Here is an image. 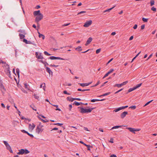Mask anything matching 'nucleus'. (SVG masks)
I'll list each match as a JSON object with an SVG mask.
<instances>
[{"label":"nucleus","mask_w":157,"mask_h":157,"mask_svg":"<svg viewBox=\"0 0 157 157\" xmlns=\"http://www.w3.org/2000/svg\"><path fill=\"white\" fill-rule=\"evenodd\" d=\"M33 14L34 16H36L35 19V22L38 25H39V22L43 19V15L40 13V11L39 10L34 11Z\"/></svg>","instance_id":"nucleus-1"},{"label":"nucleus","mask_w":157,"mask_h":157,"mask_svg":"<svg viewBox=\"0 0 157 157\" xmlns=\"http://www.w3.org/2000/svg\"><path fill=\"white\" fill-rule=\"evenodd\" d=\"M78 108L80 109V112L81 113H90L94 109L93 108L89 109H85L83 108L80 107H78Z\"/></svg>","instance_id":"nucleus-2"},{"label":"nucleus","mask_w":157,"mask_h":157,"mask_svg":"<svg viewBox=\"0 0 157 157\" xmlns=\"http://www.w3.org/2000/svg\"><path fill=\"white\" fill-rule=\"evenodd\" d=\"M44 125L42 124L40 122L38 125L37 126L36 129V132L39 134L40 132H42L44 130L43 127Z\"/></svg>","instance_id":"nucleus-3"},{"label":"nucleus","mask_w":157,"mask_h":157,"mask_svg":"<svg viewBox=\"0 0 157 157\" xmlns=\"http://www.w3.org/2000/svg\"><path fill=\"white\" fill-rule=\"evenodd\" d=\"M49 59H50L52 60L53 59H60V60H66L67 59H65L63 58H62L59 57H56L54 56H50L48 58Z\"/></svg>","instance_id":"nucleus-4"},{"label":"nucleus","mask_w":157,"mask_h":157,"mask_svg":"<svg viewBox=\"0 0 157 157\" xmlns=\"http://www.w3.org/2000/svg\"><path fill=\"white\" fill-rule=\"evenodd\" d=\"M92 23V21L90 20L88 21H86L83 25V26L85 27H88Z\"/></svg>","instance_id":"nucleus-5"},{"label":"nucleus","mask_w":157,"mask_h":157,"mask_svg":"<svg viewBox=\"0 0 157 157\" xmlns=\"http://www.w3.org/2000/svg\"><path fill=\"white\" fill-rule=\"evenodd\" d=\"M35 55L36 57L38 59H43V57L42 55V53H38V52H36Z\"/></svg>","instance_id":"nucleus-6"},{"label":"nucleus","mask_w":157,"mask_h":157,"mask_svg":"<svg viewBox=\"0 0 157 157\" xmlns=\"http://www.w3.org/2000/svg\"><path fill=\"white\" fill-rule=\"evenodd\" d=\"M67 100L69 101H73L76 100L78 101H81V99L79 98H70L69 97H68L67 98Z\"/></svg>","instance_id":"nucleus-7"},{"label":"nucleus","mask_w":157,"mask_h":157,"mask_svg":"<svg viewBox=\"0 0 157 157\" xmlns=\"http://www.w3.org/2000/svg\"><path fill=\"white\" fill-rule=\"evenodd\" d=\"M92 40L93 39L92 37H89L87 40L86 43L85 44V45L86 46H87L88 44H89L90 43V42L92 41Z\"/></svg>","instance_id":"nucleus-8"},{"label":"nucleus","mask_w":157,"mask_h":157,"mask_svg":"<svg viewBox=\"0 0 157 157\" xmlns=\"http://www.w3.org/2000/svg\"><path fill=\"white\" fill-rule=\"evenodd\" d=\"M36 125L33 123L32 124V125L31 124H29V128L30 129H31L32 130H33L35 127Z\"/></svg>","instance_id":"nucleus-9"},{"label":"nucleus","mask_w":157,"mask_h":157,"mask_svg":"<svg viewBox=\"0 0 157 157\" xmlns=\"http://www.w3.org/2000/svg\"><path fill=\"white\" fill-rule=\"evenodd\" d=\"M128 113V112L127 111H124L121 114V117L123 119L124 118L126 115Z\"/></svg>","instance_id":"nucleus-10"},{"label":"nucleus","mask_w":157,"mask_h":157,"mask_svg":"<svg viewBox=\"0 0 157 157\" xmlns=\"http://www.w3.org/2000/svg\"><path fill=\"white\" fill-rule=\"evenodd\" d=\"M46 71L48 72L50 75H51V74L52 75V72L49 68L48 67H46Z\"/></svg>","instance_id":"nucleus-11"},{"label":"nucleus","mask_w":157,"mask_h":157,"mask_svg":"<svg viewBox=\"0 0 157 157\" xmlns=\"http://www.w3.org/2000/svg\"><path fill=\"white\" fill-rule=\"evenodd\" d=\"M6 148L7 149H8L10 152L11 153H13V151L11 149V148L10 146L8 144L6 146Z\"/></svg>","instance_id":"nucleus-12"},{"label":"nucleus","mask_w":157,"mask_h":157,"mask_svg":"<svg viewBox=\"0 0 157 157\" xmlns=\"http://www.w3.org/2000/svg\"><path fill=\"white\" fill-rule=\"evenodd\" d=\"M25 151L24 149H21L19 150V151L17 153L18 155H22L24 153Z\"/></svg>","instance_id":"nucleus-13"},{"label":"nucleus","mask_w":157,"mask_h":157,"mask_svg":"<svg viewBox=\"0 0 157 157\" xmlns=\"http://www.w3.org/2000/svg\"><path fill=\"white\" fill-rule=\"evenodd\" d=\"M105 100V99H103L101 100L98 99H93L91 100V102H93L96 101H102Z\"/></svg>","instance_id":"nucleus-14"},{"label":"nucleus","mask_w":157,"mask_h":157,"mask_svg":"<svg viewBox=\"0 0 157 157\" xmlns=\"http://www.w3.org/2000/svg\"><path fill=\"white\" fill-rule=\"evenodd\" d=\"M127 129H128L130 131L132 132H133L134 133H135V129L134 128H132L129 127L127 128Z\"/></svg>","instance_id":"nucleus-15"},{"label":"nucleus","mask_w":157,"mask_h":157,"mask_svg":"<svg viewBox=\"0 0 157 157\" xmlns=\"http://www.w3.org/2000/svg\"><path fill=\"white\" fill-rule=\"evenodd\" d=\"M38 33L39 34V36L40 38V37H42V39L43 40L44 39V38H45V36L44 35L42 34H40L39 32L38 31Z\"/></svg>","instance_id":"nucleus-16"},{"label":"nucleus","mask_w":157,"mask_h":157,"mask_svg":"<svg viewBox=\"0 0 157 157\" xmlns=\"http://www.w3.org/2000/svg\"><path fill=\"white\" fill-rule=\"evenodd\" d=\"M0 87L2 89H4V87L2 80H0Z\"/></svg>","instance_id":"nucleus-17"},{"label":"nucleus","mask_w":157,"mask_h":157,"mask_svg":"<svg viewBox=\"0 0 157 157\" xmlns=\"http://www.w3.org/2000/svg\"><path fill=\"white\" fill-rule=\"evenodd\" d=\"M115 6H114L112 8H111L109 9H107V10H106L105 11H104L103 12V13H104L106 12H109L110 11V10H111L114 7H115Z\"/></svg>","instance_id":"nucleus-18"},{"label":"nucleus","mask_w":157,"mask_h":157,"mask_svg":"<svg viewBox=\"0 0 157 157\" xmlns=\"http://www.w3.org/2000/svg\"><path fill=\"white\" fill-rule=\"evenodd\" d=\"M78 84H79L80 85V86H81L82 87L88 86V84H87V83H79Z\"/></svg>","instance_id":"nucleus-19"},{"label":"nucleus","mask_w":157,"mask_h":157,"mask_svg":"<svg viewBox=\"0 0 157 157\" xmlns=\"http://www.w3.org/2000/svg\"><path fill=\"white\" fill-rule=\"evenodd\" d=\"M135 89H135V87H134L133 88H131L128 90V92H130Z\"/></svg>","instance_id":"nucleus-20"},{"label":"nucleus","mask_w":157,"mask_h":157,"mask_svg":"<svg viewBox=\"0 0 157 157\" xmlns=\"http://www.w3.org/2000/svg\"><path fill=\"white\" fill-rule=\"evenodd\" d=\"M53 105V106H54V107H56V108H57V109H56V110H58L59 111H61V110L60 109L58 108V105Z\"/></svg>","instance_id":"nucleus-21"},{"label":"nucleus","mask_w":157,"mask_h":157,"mask_svg":"<svg viewBox=\"0 0 157 157\" xmlns=\"http://www.w3.org/2000/svg\"><path fill=\"white\" fill-rule=\"evenodd\" d=\"M19 36L21 39H23L25 37V36L24 35L21 33L19 34Z\"/></svg>","instance_id":"nucleus-22"},{"label":"nucleus","mask_w":157,"mask_h":157,"mask_svg":"<svg viewBox=\"0 0 157 157\" xmlns=\"http://www.w3.org/2000/svg\"><path fill=\"white\" fill-rule=\"evenodd\" d=\"M75 49L76 50H77L78 51H81L82 50V49H81V46H78L76 48H75Z\"/></svg>","instance_id":"nucleus-23"},{"label":"nucleus","mask_w":157,"mask_h":157,"mask_svg":"<svg viewBox=\"0 0 157 157\" xmlns=\"http://www.w3.org/2000/svg\"><path fill=\"white\" fill-rule=\"evenodd\" d=\"M33 96L35 98H36L38 100H39V97L36 94H34Z\"/></svg>","instance_id":"nucleus-24"},{"label":"nucleus","mask_w":157,"mask_h":157,"mask_svg":"<svg viewBox=\"0 0 157 157\" xmlns=\"http://www.w3.org/2000/svg\"><path fill=\"white\" fill-rule=\"evenodd\" d=\"M121 110V107H119V108H117V109L114 110L113 111L115 112H117Z\"/></svg>","instance_id":"nucleus-25"},{"label":"nucleus","mask_w":157,"mask_h":157,"mask_svg":"<svg viewBox=\"0 0 157 157\" xmlns=\"http://www.w3.org/2000/svg\"><path fill=\"white\" fill-rule=\"evenodd\" d=\"M110 94V92H108V93H105V94H102V95H101V96H100H100H107V95H109Z\"/></svg>","instance_id":"nucleus-26"},{"label":"nucleus","mask_w":157,"mask_h":157,"mask_svg":"<svg viewBox=\"0 0 157 157\" xmlns=\"http://www.w3.org/2000/svg\"><path fill=\"white\" fill-rule=\"evenodd\" d=\"M10 71L9 70V68L8 67V68L7 69V72L6 73V74L8 76H9V77H10Z\"/></svg>","instance_id":"nucleus-27"},{"label":"nucleus","mask_w":157,"mask_h":157,"mask_svg":"<svg viewBox=\"0 0 157 157\" xmlns=\"http://www.w3.org/2000/svg\"><path fill=\"white\" fill-rule=\"evenodd\" d=\"M25 85V88L26 89H27L28 90H29V86L27 83H25L24 84Z\"/></svg>","instance_id":"nucleus-28"},{"label":"nucleus","mask_w":157,"mask_h":157,"mask_svg":"<svg viewBox=\"0 0 157 157\" xmlns=\"http://www.w3.org/2000/svg\"><path fill=\"white\" fill-rule=\"evenodd\" d=\"M44 84V86H43V89L44 90H45V83H44V84H41L40 86V88H41L42 87V85Z\"/></svg>","instance_id":"nucleus-29"},{"label":"nucleus","mask_w":157,"mask_h":157,"mask_svg":"<svg viewBox=\"0 0 157 157\" xmlns=\"http://www.w3.org/2000/svg\"><path fill=\"white\" fill-rule=\"evenodd\" d=\"M74 104L76 106H78L80 105V103L77 101H75L74 102V103L73 104V105Z\"/></svg>","instance_id":"nucleus-30"},{"label":"nucleus","mask_w":157,"mask_h":157,"mask_svg":"<svg viewBox=\"0 0 157 157\" xmlns=\"http://www.w3.org/2000/svg\"><path fill=\"white\" fill-rule=\"evenodd\" d=\"M16 73L17 74V75L18 76V77H19V73H20V71L18 68H17L16 69Z\"/></svg>","instance_id":"nucleus-31"},{"label":"nucleus","mask_w":157,"mask_h":157,"mask_svg":"<svg viewBox=\"0 0 157 157\" xmlns=\"http://www.w3.org/2000/svg\"><path fill=\"white\" fill-rule=\"evenodd\" d=\"M121 127V126H119V125L115 126H114L111 129H114L118 128Z\"/></svg>","instance_id":"nucleus-32"},{"label":"nucleus","mask_w":157,"mask_h":157,"mask_svg":"<svg viewBox=\"0 0 157 157\" xmlns=\"http://www.w3.org/2000/svg\"><path fill=\"white\" fill-rule=\"evenodd\" d=\"M80 143L83 144L85 146H86L87 147H90V145L86 144H85L84 142H83L82 141H80Z\"/></svg>","instance_id":"nucleus-33"},{"label":"nucleus","mask_w":157,"mask_h":157,"mask_svg":"<svg viewBox=\"0 0 157 157\" xmlns=\"http://www.w3.org/2000/svg\"><path fill=\"white\" fill-rule=\"evenodd\" d=\"M142 84V83H141L140 84H137L136 86H134L136 89L137 88L140 87L141 86Z\"/></svg>","instance_id":"nucleus-34"},{"label":"nucleus","mask_w":157,"mask_h":157,"mask_svg":"<svg viewBox=\"0 0 157 157\" xmlns=\"http://www.w3.org/2000/svg\"><path fill=\"white\" fill-rule=\"evenodd\" d=\"M155 2L153 0H152L150 1V5L151 6H152L154 4Z\"/></svg>","instance_id":"nucleus-35"},{"label":"nucleus","mask_w":157,"mask_h":157,"mask_svg":"<svg viewBox=\"0 0 157 157\" xmlns=\"http://www.w3.org/2000/svg\"><path fill=\"white\" fill-rule=\"evenodd\" d=\"M121 86H121V84H116L114 86V87L117 86L118 87H121Z\"/></svg>","instance_id":"nucleus-36"},{"label":"nucleus","mask_w":157,"mask_h":157,"mask_svg":"<svg viewBox=\"0 0 157 157\" xmlns=\"http://www.w3.org/2000/svg\"><path fill=\"white\" fill-rule=\"evenodd\" d=\"M100 83V81H98L97 83H96L95 85L92 86L91 87H95L97 86L98 85H99Z\"/></svg>","instance_id":"nucleus-37"},{"label":"nucleus","mask_w":157,"mask_h":157,"mask_svg":"<svg viewBox=\"0 0 157 157\" xmlns=\"http://www.w3.org/2000/svg\"><path fill=\"white\" fill-rule=\"evenodd\" d=\"M151 10L154 11L156 12V9L154 7H152L151 8Z\"/></svg>","instance_id":"nucleus-38"},{"label":"nucleus","mask_w":157,"mask_h":157,"mask_svg":"<svg viewBox=\"0 0 157 157\" xmlns=\"http://www.w3.org/2000/svg\"><path fill=\"white\" fill-rule=\"evenodd\" d=\"M128 81H125L124 82H123V83H121V84L122 86L124 85L125 84H126L128 83Z\"/></svg>","instance_id":"nucleus-39"},{"label":"nucleus","mask_w":157,"mask_h":157,"mask_svg":"<svg viewBox=\"0 0 157 157\" xmlns=\"http://www.w3.org/2000/svg\"><path fill=\"white\" fill-rule=\"evenodd\" d=\"M40 62H41L42 63H43V64H44V65H45V63H47V64L48 65V63L46 61H44L43 60H40Z\"/></svg>","instance_id":"nucleus-40"},{"label":"nucleus","mask_w":157,"mask_h":157,"mask_svg":"<svg viewBox=\"0 0 157 157\" xmlns=\"http://www.w3.org/2000/svg\"><path fill=\"white\" fill-rule=\"evenodd\" d=\"M142 21L144 22H147L148 21V19L147 18H142Z\"/></svg>","instance_id":"nucleus-41"},{"label":"nucleus","mask_w":157,"mask_h":157,"mask_svg":"<svg viewBox=\"0 0 157 157\" xmlns=\"http://www.w3.org/2000/svg\"><path fill=\"white\" fill-rule=\"evenodd\" d=\"M136 106L135 105L131 106L129 108H131L133 109H135L136 108Z\"/></svg>","instance_id":"nucleus-42"},{"label":"nucleus","mask_w":157,"mask_h":157,"mask_svg":"<svg viewBox=\"0 0 157 157\" xmlns=\"http://www.w3.org/2000/svg\"><path fill=\"white\" fill-rule=\"evenodd\" d=\"M44 54L47 56H49L51 55V54L48 53L47 52L45 51L44 52Z\"/></svg>","instance_id":"nucleus-43"},{"label":"nucleus","mask_w":157,"mask_h":157,"mask_svg":"<svg viewBox=\"0 0 157 157\" xmlns=\"http://www.w3.org/2000/svg\"><path fill=\"white\" fill-rule=\"evenodd\" d=\"M0 63H2V64H6V66H7L8 67H9V65H8L7 64H6V62L2 61V60H0Z\"/></svg>","instance_id":"nucleus-44"},{"label":"nucleus","mask_w":157,"mask_h":157,"mask_svg":"<svg viewBox=\"0 0 157 157\" xmlns=\"http://www.w3.org/2000/svg\"><path fill=\"white\" fill-rule=\"evenodd\" d=\"M41 121L43 123L48 122V120H44L43 119L41 120Z\"/></svg>","instance_id":"nucleus-45"},{"label":"nucleus","mask_w":157,"mask_h":157,"mask_svg":"<svg viewBox=\"0 0 157 157\" xmlns=\"http://www.w3.org/2000/svg\"><path fill=\"white\" fill-rule=\"evenodd\" d=\"M101 48H99L96 50V52L97 54L99 53L101 51Z\"/></svg>","instance_id":"nucleus-46"},{"label":"nucleus","mask_w":157,"mask_h":157,"mask_svg":"<svg viewBox=\"0 0 157 157\" xmlns=\"http://www.w3.org/2000/svg\"><path fill=\"white\" fill-rule=\"evenodd\" d=\"M26 134H27L29 136L33 138L34 137L33 136L32 134H30L28 132H27V133H26Z\"/></svg>","instance_id":"nucleus-47"},{"label":"nucleus","mask_w":157,"mask_h":157,"mask_svg":"<svg viewBox=\"0 0 157 157\" xmlns=\"http://www.w3.org/2000/svg\"><path fill=\"white\" fill-rule=\"evenodd\" d=\"M86 13V11H81L80 12L78 13V15H79V14H82V13Z\"/></svg>","instance_id":"nucleus-48"},{"label":"nucleus","mask_w":157,"mask_h":157,"mask_svg":"<svg viewBox=\"0 0 157 157\" xmlns=\"http://www.w3.org/2000/svg\"><path fill=\"white\" fill-rule=\"evenodd\" d=\"M25 152L24 153L27 154L29 152V151L27 149H24Z\"/></svg>","instance_id":"nucleus-49"},{"label":"nucleus","mask_w":157,"mask_h":157,"mask_svg":"<svg viewBox=\"0 0 157 157\" xmlns=\"http://www.w3.org/2000/svg\"><path fill=\"white\" fill-rule=\"evenodd\" d=\"M128 105H126V106H124L121 107V109H124L126 108H127L128 107Z\"/></svg>","instance_id":"nucleus-50"},{"label":"nucleus","mask_w":157,"mask_h":157,"mask_svg":"<svg viewBox=\"0 0 157 157\" xmlns=\"http://www.w3.org/2000/svg\"><path fill=\"white\" fill-rule=\"evenodd\" d=\"M23 42L25 43L26 44H28V40L26 39H24L23 40Z\"/></svg>","instance_id":"nucleus-51"},{"label":"nucleus","mask_w":157,"mask_h":157,"mask_svg":"<svg viewBox=\"0 0 157 157\" xmlns=\"http://www.w3.org/2000/svg\"><path fill=\"white\" fill-rule=\"evenodd\" d=\"M109 74L107 72V73H106L105 75L103 77V78L104 79V78H105Z\"/></svg>","instance_id":"nucleus-52"},{"label":"nucleus","mask_w":157,"mask_h":157,"mask_svg":"<svg viewBox=\"0 0 157 157\" xmlns=\"http://www.w3.org/2000/svg\"><path fill=\"white\" fill-rule=\"evenodd\" d=\"M54 124L61 126V125H62L63 124H60V123H57L56 124Z\"/></svg>","instance_id":"nucleus-53"},{"label":"nucleus","mask_w":157,"mask_h":157,"mask_svg":"<svg viewBox=\"0 0 157 157\" xmlns=\"http://www.w3.org/2000/svg\"><path fill=\"white\" fill-rule=\"evenodd\" d=\"M145 28V25H142L141 26V29L142 30L144 29Z\"/></svg>","instance_id":"nucleus-54"},{"label":"nucleus","mask_w":157,"mask_h":157,"mask_svg":"<svg viewBox=\"0 0 157 157\" xmlns=\"http://www.w3.org/2000/svg\"><path fill=\"white\" fill-rule=\"evenodd\" d=\"M113 138H111L109 141V142L111 143H113Z\"/></svg>","instance_id":"nucleus-55"},{"label":"nucleus","mask_w":157,"mask_h":157,"mask_svg":"<svg viewBox=\"0 0 157 157\" xmlns=\"http://www.w3.org/2000/svg\"><path fill=\"white\" fill-rule=\"evenodd\" d=\"M152 101H153V100H151V101L148 102L147 103H146L145 104V105H144V106H145L149 104Z\"/></svg>","instance_id":"nucleus-56"},{"label":"nucleus","mask_w":157,"mask_h":157,"mask_svg":"<svg viewBox=\"0 0 157 157\" xmlns=\"http://www.w3.org/2000/svg\"><path fill=\"white\" fill-rule=\"evenodd\" d=\"M30 107H31V108L33 109V110H35V111H36V109H34V108H33V107L34 106V105H30Z\"/></svg>","instance_id":"nucleus-57"},{"label":"nucleus","mask_w":157,"mask_h":157,"mask_svg":"<svg viewBox=\"0 0 157 157\" xmlns=\"http://www.w3.org/2000/svg\"><path fill=\"white\" fill-rule=\"evenodd\" d=\"M114 71V70L113 69H111L108 72V73L110 74V73H111L113 72V71Z\"/></svg>","instance_id":"nucleus-58"},{"label":"nucleus","mask_w":157,"mask_h":157,"mask_svg":"<svg viewBox=\"0 0 157 157\" xmlns=\"http://www.w3.org/2000/svg\"><path fill=\"white\" fill-rule=\"evenodd\" d=\"M3 143H4V144H5L6 146L9 144L6 141H3Z\"/></svg>","instance_id":"nucleus-59"},{"label":"nucleus","mask_w":157,"mask_h":157,"mask_svg":"<svg viewBox=\"0 0 157 157\" xmlns=\"http://www.w3.org/2000/svg\"><path fill=\"white\" fill-rule=\"evenodd\" d=\"M69 110L70 111H71V109L72 108V105H69Z\"/></svg>","instance_id":"nucleus-60"},{"label":"nucleus","mask_w":157,"mask_h":157,"mask_svg":"<svg viewBox=\"0 0 157 157\" xmlns=\"http://www.w3.org/2000/svg\"><path fill=\"white\" fill-rule=\"evenodd\" d=\"M152 55H153V54L152 53L151 54H150L149 55V57L147 59V60H148V59H149L150 58L152 57Z\"/></svg>","instance_id":"nucleus-61"},{"label":"nucleus","mask_w":157,"mask_h":157,"mask_svg":"<svg viewBox=\"0 0 157 157\" xmlns=\"http://www.w3.org/2000/svg\"><path fill=\"white\" fill-rule=\"evenodd\" d=\"M113 58H112L111 59L106 63V65H107L109 63H110L113 60Z\"/></svg>","instance_id":"nucleus-62"},{"label":"nucleus","mask_w":157,"mask_h":157,"mask_svg":"<svg viewBox=\"0 0 157 157\" xmlns=\"http://www.w3.org/2000/svg\"><path fill=\"white\" fill-rule=\"evenodd\" d=\"M137 25L136 24H135L133 27V28L134 29H136L137 28Z\"/></svg>","instance_id":"nucleus-63"},{"label":"nucleus","mask_w":157,"mask_h":157,"mask_svg":"<svg viewBox=\"0 0 157 157\" xmlns=\"http://www.w3.org/2000/svg\"><path fill=\"white\" fill-rule=\"evenodd\" d=\"M109 157H117V156L113 154L111 155Z\"/></svg>","instance_id":"nucleus-64"}]
</instances>
